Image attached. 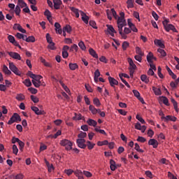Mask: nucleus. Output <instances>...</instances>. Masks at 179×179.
Returning a JSON list of instances; mask_svg holds the SVG:
<instances>
[{
  "instance_id": "nucleus-3",
  "label": "nucleus",
  "mask_w": 179,
  "mask_h": 179,
  "mask_svg": "<svg viewBox=\"0 0 179 179\" xmlns=\"http://www.w3.org/2000/svg\"><path fill=\"white\" fill-rule=\"evenodd\" d=\"M117 19L118 30L122 29V27L124 26H127V21L125 20V17H117Z\"/></svg>"
},
{
  "instance_id": "nucleus-48",
  "label": "nucleus",
  "mask_w": 179,
  "mask_h": 179,
  "mask_svg": "<svg viewBox=\"0 0 179 179\" xmlns=\"http://www.w3.org/2000/svg\"><path fill=\"white\" fill-rule=\"evenodd\" d=\"M136 120H138V121H140L141 124H146V122H145V120H143L142 117H140L139 115H136Z\"/></svg>"
},
{
  "instance_id": "nucleus-57",
  "label": "nucleus",
  "mask_w": 179,
  "mask_h": 179,
  "mask_svg": "<svg viewBox=\"0 0 179 179\" xmlns=\"http://www.w3.org/2000/svg\"><path fill=\"white\" fill-rule=\"evenodd\" d=\"M79 49V48L78 47V45H76V44H73L71 47V48H70V51H73V50H75V51H78V50Z\"/></svg>"
},
{
  "instance_id": "nucleus-18",
  "label": "nucleus",
  "mask_w": 179,
  "mask_h": 179,
  "mask_svg": "<svg viewBox=\"0 0 179 179\" xmlns=\"http://www.w3.org/2000/svg\"><path fill=\"white\" fill-rule=\"evenodd\" d=\"M70 10L74 13L76 15V17H79V13H80V11H79V9L75 8V7H70Z\"/></svg>"
},
{
  "instance_id": "nucleus-20",
  "label": "nucleus",
  "mask_w": 179,
  "mask_h": 179,
  "mask_svg": "<svg viewBox=\"0 0 179 179\" xmlns=\"http://www.w3.org/2000/svg\"><path fill=\"white\" fill-rule=\"evenodd\" d=\"M69 66L71 71H75L79 68V66L76 63H69Z\"/></svg>"
},
{
  "instance_id": "nucleus-42",
  "label": "nucleus",
  "mask_w": 179,
  "mask_h": 179,
  "mask_svg": "<svg viewBox=\"0 0 179 179\" xmlns=\"http://www.w3.org/2000/svg\"><path fill=\"white\" fill-rule=\"evenodd\" d=\"M97 145L98 146H103L105 145H108V141L105 140L103 141H98Z\"/></svg>"
},
{
  "instance_id": "nucleus-51",
  "label": "nucleus",
  "mask_w": 179,
  "mask_h": 179,
  "mask_svg": "<svg viewBox=\"0 0 179 179\" xmlns=\"http://www.w3.org/2000/svg\"><path fill=\"white\" fill-rule=\"evenodd\" d=\"M133 94L137 99H139L141 97V93H139L138 91L136 90H133Z\"/></svg>"
},
{
  "instance_id": "nucleus-11",
  "label": "nucleus",
  "mask_w": 179,
  "mask_h": 179,
  "mask_svg": "<svg viewBox=\"0 0 179 179\" xmlns=\"http://www.w3.org/2000/svg\"><path fill=\"white\" fill-rule=\"evenodd\" d=\"M108 80H109V83L112 87H114V86L118 85V81L117 80H115V78H114L111 76L108 77Z\"/></svg>"
},
{
  "instance_id": "nucleus-47",
  "label": "nucleus",
  "mask_w": 179,
  "mask_h": 179,
  "mask_svg": "<svg viewBox=\"0 0 179 179\" xmlns=\"http://www.w3.org/2000/svg\"><path fill=\"white\" fill-rule=\"evenodd\" d=\"M86 136H87V134H86V132H83V131H81L78 135V137L80 138V139H83V138H86Z\"/></svg>"
},
{
  "instance_id": "nucleus-59",
  "label": "nucleus",
  "mask_w": 179,
  "mask_h": 179,
  "mask_svg": "<svg viewBox=\"0 0 179 179\" xmlns=\"http://www.w3.org/2000/svg\"><path fill=\"white\" fill-rule=\"evenodd\" d=\"M142 57L143 56H141V55H137L134 56V59H136V61H138V62H142Z\"/></svg>"
},
{
  "instance_id": "nucleus-27",
  "label": "nucleus",
  "mask_w": 179,
  "mask_h": 179,
  "mask_svg": "<svg viewBox=\"0 0 179 179\" xmlns=\"http://www.w3.org/2000/svg\"><path fill=\"white\" fill-rule=\"evenodd\" d=\"M3 72H4L6 73V75H11L12 74V71H10V70H9V69H8V66H6V65L3 66Z\"/></svg>"
},
{
  "instance_id": "nucleus-60",
  "label": "nucleus",
  "mask_w": 179,
  "mask_h": 179,
  "mask_svg": "<svg viewBox=\"0 0 179 179\" xmlns=\"http://www.w3.org/2000/svg\"><path fill=\"white\" fill-rule=\"evenodd\" d=\"M48 48L52 50H55V43L54 42L49 43Z\"/></svg>"
},
{
  "instance_id": "nucleus-24",
  "label": "nucleus",
  "mask_w": 179,
  "mask_h": 179,
  "mask_svg": "<svg viewBox=\"0 0 179 179\" xmlns=\"http://www.w3.org/2000/svg\"><path fill=\"white\" fill-rule=\"evenodd\" d=\"M89 52L94 58H99V55H97V53L94 50H93V48H90Z\"/></svg>"
},
{
  "instance_id": "nucleus-61",
  "label": "nucleus",
  "mask_w": 179,
  "mask_h": 179,
  "mask_svg": "<svg viewBox=\"0 0 179 179\" xmlns=\"http://www.w3.org/2000/svg\"><path fill=\"white\" fill-rule=\"evenodd\" d=\"M89 23H90V26L93 27V29H97V27L96 26V22L91 20V21H90Z\"/></svg>"
},
{
  "instance_id": "nucleus-5",
  "label": "nucleus",
  "mask_w": 179,
  "mask_h": 179,
  "mask_svg": "<svg viewBox=\"0 0 179 179\" xmlns=\"http://www.w3.org/2000/svg\"><path fill=\"white\" fill-rule=\"evenodd\" d=\"M76 143L78 146V148H80L81 149H86L87 145L85 144L86 143V140L84 138H78L76 141Z\"/></svg>"
},
{
  "instance_id": "nucleus-46",
  "label": "nucleus",
  "mask_w": 179,
  "mask_h": 179,
  "mask_svg": "<svg viewBox=\"0 0 179 179\" xmlns=\"http://www.w3.org/2000/svg\"><path fill=\"white\" fill-rule=\"evenodd\" d=\"M16 99L18 100V101H22L24 100V95L22 94H17L16 96Z\"/></svg>"
},
{
  "instance_id": "nucleus-17",
  "label": "nucleus",
  "mask_w": 179,
  "mask_h": 179,
  "mask_svg": "<svg viewBox=\"0 0 179 179\" xmlns=\"http://www.w3.org/2000/svg\"><path fill=\"white\" fill-rule=\"evenodd\" d=\"M127 61L130 66L129 69H133V70L136 69V65L135 64V63H134V60H132L131 58H128Z\"/></svg>"
},
{
  "instance_id": "nucleus-32",
  "label": "nucleus",
  "mask_w": 179,
  "mask_h": 179,
  "mask_svg": "<svg viewBox=\"0 0 179 179\" xmlns=\"http://www.w3.org/2000/svg\"><path fill=\"white\" fill-rule=\"evenodd\" d=\"M89 110L90 111H91V113L94 115L97 114V109L94 108V106H93V105H90L89 106Z\"/></svg>"
},
{
  "instance_id": "nucleus-7",
  "label": "nucleus",
  "mask_w": 179,
  "mask_h": 179,
  "mask_svg": "<svg viewBox=\"0 0 179 179\" xmlns=\"http://www.w3.org/2000/svg\"><path fill=\"white\" fill-rule=\"evenodd\" d=\"M152 59H154V61H157V58L155 57L152 52H150L147 55V61L149 62V64H152Z\"/></svg>"
},
{
  "instance_id": "nucleus-28",
  "label": "nucleus",
  "mask_w": 179,
  "mask_h": 179,
  "mask_svg": "<svg viewBox=\"0 0 179 179\" xmlns=\"http://www.w3.org/2000/svg\"><path fill=\"white\" fill-rule=\"evenodd\" d=\"M45 164L48 167V170L49 171V173H51V171H52V170H54V166L52 164H50V162H48V161L45 160Z\"/></svg>"
},
{
  "instance_id": "nucleus-36",
  "label": "nucleus",
  "mask_w": 179,
  "mask_h": 179,
  "mask_svg": "<svg viewBox=\"0 0 179 179\" xmlns=\"http://www.w3.org/2000/svg\"><path fill=\"white\" fill-rule=\"evenodd\" d=\"M136 54H138V55H141V57H143L144 53L143 52H142V49H141V48L139 47H136Z\"/></svg>"
},
{
  "instance_id": "nucleus-44",
  "label": "nucleus",
  "mask_w": 179,
  "mask_h": 179,
  "mask_svg": "<svg viewBox=\"0 0 179 179\" xmlns=\"http://www.w3.org/2000/svg\"><path fill=\"white\" fill-rule=\"evenodd\" d=\"M78 46L80 47V48L83 50V51H85V50H86V46L85 45V43H83V41H82L79 42Z\"/></svg>"
},
{
  "instance_id": "nucleus-35",
  "label": "nucleus",
  "mask_w": 179,
  "mask_h": 179,
  "mask_svg": "<svg viewBox=\"0 0 179 179\" xmlns=\"http://www.w3.org/2000/svg\"><path fill=\"white\" fill-rule=\"evenodd\" d=\"M93 103L96 107H100V106H101V103H100V100L98 98H94L93 99Z\"/></svg>"
},
{
  "instance_id": "nucleus-12",
  "label": "nucleus",
  "mask_w": 179,
  "mask_h": 179,
  "mask_svg": "<svg viewBox=\"0 0 179 179\" xmlns=\"http://www.w3.org/2000/svg\"><path fill=\"white\" fill-rule=\"evenodd\" d=\"M13 29L17 30L18 31H20L21 33H26V30L24 29L19 24H15L13 26Z\"/></svg>"
},
{
  "instance_id": "nucleus-56",
  "label": "nucleus",
  "mask_w": 179,
  "mask_h": 179,
  "mask_svg": "<svg viewBox=\"0 0 179 179\" xmlns=\"http://www.w3.org/2000/svg\"><path fill=\"white\" fill-rule=\"evenodd\" d=\"M145 174L149 178H153V174L152 173V172L150 171H146Z\"/></svg>"
},
{
  "instance_id": "nucleus-41",
  "label": "nucleus",
  "mask_w": 179,
  "mask_h": 179,
  "mask_svg": "<svg viewBox=\"0 0 179 179\" xmlns=\"http://www.w3.org/2000/svg\"><path fill=\"white\" fill-rule=\"evenodd\" d=\"M127 8L129 9L134 8V1L133 0H127Z\"/></svg>"
},
{
  "instance_id": "nucleus-54",
  "label": "nucleus",
  "mask_w": 179,
  "mask_h": 179,
  "mask_svg": "<svg viewBox=\"0 0 179 179\" xmlns=\"http://www.w3.org/2000/svg\"><path fill=\"white\" fill-rule=\"evenodd\" d=\"M28 90L32 94H37V89L34 87H29Z\"/></svg>"
},
{
  "instance_id": "nucleus-50",
  "label": "nucleus",
  "mask_w": 179,
  "mask_h": 179,
  "mask_svg": "<svg viewBox=\"0 0 179 179\" xmlns=\"http://www.w3.org/2000/svg\"><path fill=\"white\" fill-rule=\"evenodd\" d=\"M162 120H164L165 122H167V121H171V115H166V117L162 116Z\"/></svg>"
},
{
  "instance_id": "nucleus-23",
  "label": "nucleus",
  "mask_w": 179,
  "mask_h": 179,
  "mask_svg": "<svg viewBox=\"0 0 179 179\" xmlns=\"http://www.w3.org/2000/svg\"><path fill=\"white\" fill-rule=\"evenodd\" d=\"M17 6L20 8H25V6H27V3H26L23 0H18Z\"/></svg>"
},
{
  "instance_id": "nucleus-1",
  "label": "nucleus",
  "mask_w": 179,
  "mask_h": 179,
  "mask_svg": "<svg viewBox=\"0 0 179 179\" xmlns=\"http://www.w3.org/2000/svg\"><path fill=\"white\" fill-rule=\"evenodd\" d=\"M60 145L62 146H64L65 149L67 150H72L73 143H72V142L68 139H64L60 141Z\"/></svg>"
},
{
  "instance_id": "nucleus-19",
  "label": "nucleus",
  "mask_w": 179,
  "mask_h": 179,
  "mask_svg": "<svg viewBox=\"0 0 179 179\" xmlns=\"http://www.w3.org/2000/svg\"><path fill=\"white\" fill-rule=\"evenodd\" d=\"M152 90H153L155 96H162V90H160V88H157L156 87H152Z\"/></svg>"
},
{
  "instance_id": "nucleus-37",
  "label": "nucleus",
  "mask_w": 179,
  "mask_h": 179,
  "mask_svg": "<svg viewBox=\"0 0 179 179\" xmlns=\"http://www.w3.org/2000/svg\"><path fill=\"white\" fill-rule=\"evenodd\" d=\"M95 145L96 144L92 143V142H90V141H87V148L89 149V150H92V149H93V148H94Z\"/></svg>"
},
{
  "instance_id": "nucleus-55",
  "label": "nucleus",
  "mask_w": 179,
  "mask_h": 179,
  "mask_svg": "<svg viewBox=\"0 0 179 179\" xmlns=\"http://www.w3.org/2000/svg\"><path fill=\"white\" fill-rule=\"evenodd\" d=\"M178 85V84L177 83L176 81V82L172 81V82H171V83H170V86H171V87H172V89H176Z\"/></svg>"
},
{
  "instance_id": "nucleus-58",
  "label": "nucleus",
  "mask_w": 179,
  "mask_h": 179,
  "mask_svg": "<svg viewBox=\"0 0 179 179\" xmlns=\"http://www.w3.org/2000/svg\"><path fill=\"white\" fill-rule=\"evenodd\" d=\"M8 41H10V43H11V44H13L16 40H15V37L12 35H9L8 36Z\"/></svg>"
},
{
  "instance_id": "nucleus-4",
  "label": "nucleus",
  "mask_w": 179,
  "mask_h": 179,
  "mask_svg": "<svg viewBox=\"0 0 179 179\" xmlns=\"http://www.w3.org/2000/svg\"><path fill=\"white\" fill-rule=\"evenodd\" d=\"M9 69H10V71H12V72H13V73H15V75H17V76H20L21 73L20 71H19V69H17V67L15 66L13 62L9 63Z\"/></svg>"
},
{
  "instance_id": "nucleus-40",
  "label": "nucleus",
  "mask_w": 179,
  "mask_h": 179,
  "mask_svg": "<svg viewBox=\"0 0 179 179\" xmlns=\"http://www.w3.org/2000/svg\"><path fill=\"white\" fill-rule=\"evenodd\" d=\"M23 83L27 86V87H30V86H31V81H30V79H25L23 81Z\"/></svg>"
},
{
  "instance_id": "nucleus-34",
  "label": "nucleus",
  "mask_w": 179,
  "mask_h": 179,
  "mask_svg": "<svg viewBox=\"0 0 179 179\" xmlns=\"http://www.w3.org/2000/svg\"><path fill=\"white\" fill-rule=\"evenodd\" d=\"M25 41L27 43H34V41H36V38L33 36H29L28 38H26Z\"/></svg>"
},
{
  "instance_id": "nucleus-6",
  "label": "nucleus",
  "mask_w": 179,
  "mask_h": 179,
  "mask_svg": "<svg viewBox=\"0 0 179 179\" xmlns=\"http://www.w3.org/2000/svg\"><path fill=\"white\" fill-rule=\"evenodd\" d=\"M8 54L11 57V58H13V59H18V61H20V59H22L20 55H19V53L17 52H8Z\"/></svg>"
},
{
  "instance_id": "nucleus-52",
  "label": "nucleus",
  "mask_w": 179,
  "mask_h": 179,
  "mask_svg": "<svg viewBox=\"0 0 179 179\" xmlns=\"http://www.w3.org/2000/svg\"><path fill=\"white\" fill-rule=\"evenodd\" d=\"M46 40L49 44L51 43H53L52 38H51V36H50V34H46Z\"/></svg>"
},
{
  "instance_id": "nucleus-14",
  "label": "nucleus",
  "mask_w": 179,
  "mask_h": 179,
  "mask_svg": "<svg viewBox=\"0 0 179 179\" xmlns=\"http://www.w3.org/2000/svg\"><path fill=\"white\" fill-rule=\"evenodd\" d=\"M165 29L166 31H170V30H172L174 33H177V29H176V27L171 24H169L167 27H165Z\"/></svg>"
},
{
  "instance_id": "nucleus-30",
  "label": "nucleus",
  "mask_w": 179,
  "mask_h": 179,
  "mask_svg": "<svg viewBox=\"0 0 179 179\" xmlns=\"http://www.w3.org/2000/svg\"><path fill=\"white\" fill-rule=\"evenodd\" d=\"M141 80H142V82H145L147 84L150 82L149 78H148V76L145 74L141 75Z\"/></svg>"
},
{
  "instance_id": "nucleus-64",
  "label": "nucleus",
  "mask_w": 179,
  "mask_h": 179,
  "mask_svg": "<svg viewBox=\"0 0 179 179\" xmlns=\"http://www.w3.org/2000/svg\"><path fill=\"white\" fill-rule=\"evenodd\" d=\"M13 179H23V174L20 173L15 176Z\"/></svg>"
},
{
  "instance_id": "nucleus-2",
  "label": "nucleus",
  "mask_w": 179,
  "mask_h": 179,
  "mask_svg": "<svg viewBox=\"0 0 179 179\" xmlns=\"http://www.w3.org/2000/svg\"><path fill=\"white\" fill-rule=\"evenodd\" d=\"M17 121H22V118L20 117V115H19V114L14 113L8 120V125H12V124H13L14 122H17Z\"/></svg>"
},
{
  "instance_id": "nucleus-26",
  "label": "nucleus",
  "mask_w": 179,
  "mask_h": 179,
  "mask_svg": "<svg viewBox=\"0 0 179 179\" xmlns=\"http://www.w3.org/2000/svg\"><path fill=\"white\" fill-rule=\"evenodd\" d=\"M44 15L46 16L49 22H51V12L49 10H45Z\"/></svg>"
},
{
  "instance_id": "nucleus-25",
  "label": "nucleus",
  "mask_w": 179,
  "mask_h": 179,
  "mask_svg": "<svg viewBox=\"0 0 179 179\" xmlns=\"http://www.w3.org/2000/svg\"><path fill=\"white\" fill-rule=\"evenodd\" d=\"M157 52H159V57H161V58H164V57H166L167 55V53H166V51H164V50L162 49V48H159L157 49Z\"/></svg>"
},
{
  "instance_id": "nucleus-62",
  "label": "nucleus",
  "mask_w": 179,
  "mask_h": 179,
  "mask_svg": "<svg viewBox=\"0 0 179 179\" xmlns=\"http://www.w3.org/2000/svg\"><path fill=\"white\" fill-rule=\"evenodd\" d=\"M31 100H32L34 103H38V98L37 96L31 95Z\"/></svg>"
},
{
  "instance_id": "nucleus-43",
  "label": "nucleus",
  "mask_w": 179,
  "mask_h": 179,
  "mask_svg": "<svg viewBox=\"0 0 179 179\" xmlns=\"http://www.w3.org/2000/svg\"><path fill=\"white\" fill-rule=\"evenodd\" d=\"M122 47L124 51L127 50V47H129V43H128L127 41H124Z\"/></svg>"
},
{
  "instance_id": "nucleus-13",
  "label": "nucleus",
  "mask_w": 179,
  "mask_h": 179,
  "mask_svg": "<svg viewBox=\"0 0 179 179\" xmlns=\"http://www.w3.org/2000/svg\"><path fill=\"white\" fill-rule=\"evenodd\" d=\"M31 110H32V111H34L36 115H43V113H44L43 111L40 110V109H38V108H37L36 106H32L31 108Z\"/></svg>"
},
{
  "instance_id": "nucleus-31",
  "label": "nucleus",
  "mask_w": 179,
  "mask_h": 179,
  "mask_svg": "<svg viewBox=\"0 0 179 179\" xmlns=\"http://www.w3.org/2000/svg\"><path fill=\"white\" fill-rule=\"evenodd\" d=\"M63 31H66V33L70 34L71 31H72V27H71L69 24H67L63 28Z\"/></svg>"
},
{
  "instance_id": "nucleus-53",
  "label": "nucleus",
  "mask_w": 179,
  "mask_h": 179,
  "mask_svg": "<svg viewBox=\"0 0 179 179\" xmlns=\"http://www.w3.org/2000/svg\"><path fill=\"white\" fill-rule=\"evenodd\" d=\"M22 10H20V7L19 6H16L15 7V15H17V16H19L20 15V12Z\"/></svg>"
},
{
  "instance_id": "nucleus-9",
  "label": "nucleus",
  "mask_w": 179,
  "mask_h": 179,
  "mask_svg": "<svg viewBox=\"0 0 179 179\" xmlns=\"http://www.w3.org/2000/svg\"><path fill=\"white\" fill-rule=\"evenodd\" d=\"M80 14L82 16V20L84 22V23L87 24V23H89V17L82 10H80Z\"/></svg>"
},
{
  "instance_id": "nucleus-29",
  "label": "nucleus",
  "mask_w": 179,
  "mask_h": 179,
  "mask_svg": "<svg viewBox=\"0 0 179 179\" xmlns=\"http://www.w3.org/2000/svg\"><path fill=\"white\" fill-rule=\"evenodd\" d=\"M171 101L174 106L176 111H178V103L176 102L175 99L171 98Z\"/></svg>"
},
{
  "instance_id": "nucleus-39",
  "label": "nucleus",
  "mask_w": 179,
  "mask_h": 179,
  "mask_svg": "<svg viewBox=\"0 0 179 179\" xmlns=\"http://www.w3.org/2000/svg\"><path fill=\"white\" fill-rule=\"evenodd\" d=\"M118 31H119V34H120L122 38H124V40H127L128 36H127V34L122 32V29H118Z\"/></svg>"
},
{
  "instance_id": "nucleus-63",
  "label": "nucleus",
  "mask_w": 179,
  "mask_h": 179,
  "mask_svg": "<svg viewBox=\"0 0 179 179\" xmlns=\"http://www.w3.org/2000/svg\"><path fill=\"white\" fill-rule=\"evenodd\" d=\"M138 142H141L142 143H144V142L146 141V138L142 137V136H138L137 138Z\"/></svg>"
},
{
  "instance_id": "nucleus-33",
  "label": "nucleus",
  "mask_w": 179,
  "mask_h": 179,
  "mask_svg": "<svg viewBox=\"0 0 179 179\" xmlns=\"http://www.w3.org/2000/svg\"><path fill=\"white\" fill-rule=\"evenodd\" d=\"M161 101L165 104V106H170L169 103V99L166 96H161Z\"/></svg>"
},
{
  "instance_id": "nucleus-10",
  "label": "nucleus",
  "mask_w": 179,
  "mask_h": 179,
  "mask_svg": "<svg viewBox=\"0 0 179 179\" xmlns=\"http://www.w3.org/2000/svg\"><path fill=\"white\" fill-rule=\"evenodd\" d=\"M108 27V32L109 33V34L112 36L114 37V33L117 34V31H115V29H114V27H113V25H107Z\"/></svg>"
},
{
  "instance_id": "nucleus-16",
  "label": "nucleus",
  "mask_w": 179,
  "mask_h": 179,
  "mask_svg": "<svg viewBox=\"0 0 179 179\" xmlns=\"http://www.w3.org/2000/svg\"><path fill=\"white\" fill-rule=\"evenodd\" d=\"M74 174L76 177H78V179H85L83 178V172H82V171L80 170H76L75 172H74Z\"/></svg>"
},
{
  "instance_id": "nucleus-38",
  "label": "nucleus",
  "mask_w": 179,
  "mask_h": 179,
  "mask_svg": "<svg viewBox=\"0 0 179 179\" xmlns=\"http://www.w3.org/2000/svg\"><path fill=\"white\" fill-rule=\"evenodd\" d=\"M73 120L75 121H80V120H83L81 114L75 113V116L73 117Z\"/></svg>"
},
{
  "instance_id": "nucleus-8",
  "label": "nucleus",
  "mask_w": 179,
  "mask_h": 179,
  "mask_svg": "<svg viewBox=\"0 0 179 179\" xmlns=\"http://www.w3.org/2000/svg\"><path fill=\"white\" fill-rule=\"evenodd\" d=\"M148 145L152 146L154 149H156L157 146H159V142H157L156 139L152 138L149 140Z\"/></svg>"
},
{
  "instance_id": "nucleus-49",
  "label": "nucleus",
  "mask_w": 179,
  "mask_h": 179,
  "mask_svg": "<svg viewBox=\"0 0 179 179\" xmlns=\"http://www.w3.org/2000/svg\"><path fill=\"white\" fill-rule=\"evenodd\" d=\"M19 152V149H17V146L16 145H13V153L14 155H17Z\"/></svg>"
},
{
  "instance_id": "nucleus-22",
  "label": "nucleus",
  "mask_w": 179,
  "mask_h": 179,
  "mask_svg": "<svg viewBox=\"0 0 179 179\" xmlns=\"http://www.w3.org/2000/svg\"><path fill=\"white\" fill-rule=\"evenodd\" d=\"M155 45H159L160 48H164V43H163V42H162L159 39H156L154 41Z\"/></svg>"
},
{
  "instance_id": "nucleus-45",
  "label": "nucleus",
  "mask_w": 179,
  "mask_h": 179,
  "mask_svg": "<svg viewBox=\"0 0 179 179\" xmlns=\"http://www.w3.org/2000/svg\"><path fill=\"white\" fill-rule=\"evenodd\" d=\"M32 83L35 87H38L39 86H41V81H36L34 80H32Z\"/></svg>"
},
{
  "instance_id": "nucleus-15",
  "label": "nucleus",
  "mask_w": 179,
  "mask_h": 179,
  "mask_svg": "<svg viewBox=\"0 0 179 179\" xmlns=\"http://www.w3.org/2000/svg\"><path fill=\"white\" fill-rule=\"evenodd\" d=\"M54 8L55 9H59L61 4L62 3V1L61 0H53Z\"/></svg>"
},
{
  "instance_id": "nucleus-21",
  "label": "nucleus",
  "mask_w": 179,
  "mask_h": 179,
  "mask_svg": "<svg viewBox=\"0 0 179 179\" xmlns=\"http://www.w3.org/2000/svg\"><path fill=\"white\" fill-rule=\"evenodd\" d=\"M87 124H88V125H90V127H96V125H97V122H96V120H94L89 119L87 121Z\"/></svg>"
}]
</instances>
